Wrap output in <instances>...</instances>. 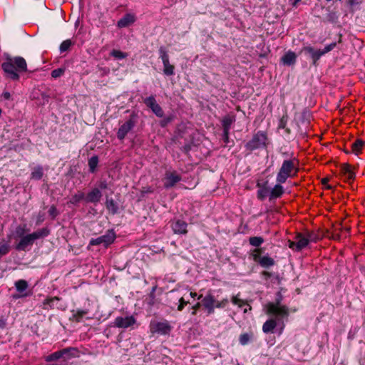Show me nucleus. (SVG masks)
Segmentation results:
<instances>
[{"label":"nucleus","instance_id":"f257e3e1","mask_svg":"<svg viewBox=\"0 0 365 365\" xmlns=\"http://www.w3.org/2000/svg\"><path fill=\"white\" fill-rule=\"evenodd\" d=\"M2 69L7 74V76L12 80L19 79V72H25L27 71V64L26 60L21 56L7 57L6 61L1 65Z\"/></svg>","mask_w":365,"mask_h":365},{"label":"nucleus","instance_id":"f03ea898","mask_svg":"<svg viewBox=\"0 0 365 365\" xmlns=\"http://www.w3.org/2000/svg\"><path fill=\"white\" fill-rule=\"evenodd\" d=\"M299 172L298 160L296 158L285 160L277 175L278 183H284L289 178L294 177Z\"/></svg>","mask_w":365,"mask_h":365},{"label":"nucleus","instance_id":"7ed1b4c3","mask_svg":"<svg viewBox=\"0 0 365 365\" xmlns=\"http://www.w3.org/2000/svg\"><path fill=\"white\" fill-rule=\"evenodd\" d=\"M266 313L278 317H287L289 309L285 305H281V297H279L276 299L275 302H269L266 305Z\"/></svg>","mask_w":365,"mask_h":365},{"label":"nucleus","instance_id":"20e7f679","mask_svg":"<svg viewBox=\"0 0 365 365\" xmlns=\"http://www.w3.org/2000/svg\"><path fill=\"white\" fill-rule=\"evenodd\" d=\"M137 123V116L135 113H132L129 118L120 124L116 135L118 140H123L127 134L133 130Z\"/></svg>","mask_w":365,"mask_h":365},{"label":"nucleus","instance_id":"39448f33","mask_svg":"<svg viewBox=\"0 0 365 365\" xmlns=\"http://www.w3.org/2000/svg\"><path fill=\"white\" fill-rule=\"evenodd\" d=\"M267 140V137L266 133L262 131H259L246 143L245 147L247 150L252 151L262 146H265Z\"/></svg>","mask_w":365,"mask_h":365},{"label":"nucleus","instance_id":"423d86ee","mask_svg":"<svg viewBox=\"0 0 365 365\" xmlns=\"http://www.w3.org/2000/svg\"><path fill=\"white\" fill-rule=\"evenodd\" d=\"M172 327L166 320L162 322L153 321L150 324V331L152 334L168 335L170 333Z\"/></svg>","mask_w":365,"mask_h":365},{"label":"nucleus","instance_id":"0eeeda50","mask_svg":"<svg viewBox=\"0 0 365 365\" xmlns=\"http://www.w3.org/2000/svg\"><path fill=\"white\" fill-rule=\"evenodd\" d=\"M115 239V233L113 230H108L105 235L100 236L96 239H92L90 241V245H103L108 247L112 244Z\"/></svg>","mask_w":365,"mask_h":365},{"label":"nucleus","instance_id":"6e6552de","mask_svg":"<svg viewBox=\"0 0 365 365\" xmlns=\"http://www.w3.org/2000/svg\"><path fill=\"white\" fill-rule=\"evenodd\" d=\"M182 180V177L176 171L168 170L165 173V176L163 179V185L165 188L173 187L178 182Z\"/></svg>","mask_w":365,"mask_h":365},{"label":"nucleus","instance_id":"1a4fd4ad","mask_svg":"<svg viewBox=\"0 0 365 365\" xmlns=\"http://www.w3.org/2000/svg\"><path fill=\"white\" fill-rule=\"evenodd\" d=\"M34 242L29 234L23 236L19 242L16 244L15 248L19 251H29Z\"/></svg>","mask_w":365,"mask_h":365},{"label":"nucleus","instance_id":"9d476101","mask_svg":"<svg viewBox=\"0 0 365 365\" xmlns=\"http://www.w3.org/2000/svg\"><path fill=\"white\" fill-rule=\"evenodd\" d=\"M115 326L118 328H128L135 323V319L133 317H118L115 319Z\"/></svg>","mask_w":365,"mask_h":365},{"label":"nucleus","instance_id":"9b49d317","mask_svg":"<svg viewBox=\"0 0 365 365\" xmlns=\"http://www.w3.org/2000/svg\"><path fill=\"white\" fill-rule=\"evenodd\" d=\"M72 350H73V349L71 348H66V349H61L60 351H56V352L47 356L45 358V360L47 362H50V361H56L61 358H63L65 359H66L65 356L68 355L70 351Z\"/></svg>","mask_w":365,"mask_h":365},{"label":"nucleus","instance_id":"f8f14e48","mask_svg":"<svg viewBox=\"0 0 365 365\" xmlns=\"http://www.w3.org/2000/svg\"><path fill=\"white\" fill-rule=\"evenodd\" d=\"M102 197V193L99 188L95 187L92 189L86 196H85V200L87 202L97 203L98 202Z\"/></svg>","mask_w":365,"mask_h":365},{"label":"nucleus","instance_id":"ddd939ff","mask_svg":"<svg viewBox=\"0 0 365 365\" xmlns=\"http://www.w3.org/2000/svg\"><path fill=\"white\" fill-rule=\"evenodd\" d=\"M187 224L181 220H177L171 225L174 233L180 235H185L187 232Z\"/></svg>","mask_w":365,"mask_h":365},{"label":"nucleus","instance_id":"4468645a","mask_svg":"<svg viewBox=\"0 0 365 365\" xmlns=\"http://www.w3.org/2000/svg\"><path fill=\"white\" fill-rule=\"evenodd\" d=\"M302 52H305L309 54H310L313 63L316 65L317 61L322 56L324 55V53L322 51V50H314V48L312 46H305L301 50Z\"/></svg>","mask_w":365,"mask_h":365},{"label":"nucleus","instance_id":"2eb2a0df","mask_svg":"<svg viewBox=\"0 0 365 365\" xmlns=\"http://www.w3.org/2000/svg\"><path fill=\"white\" fill-rule=\"evenodd\" d=\"M341 173L348 181L353 180L355 178V174L349 164H342L341 166Z\"/></svg>","mask_w":365,"mask_h":365},{"label":"nucleus","instance_id":"dca6fc26","mask_svg":"<svg viewBox=\"0 0 365 365\" xmlns=\"http://www.w3.org/2000/svg\"><path fill=\"white\" fill-rule=\"evenodd\" d=\"M296 250L300 251L305 247H307L309 244L307 238L305 235L302 233H297L296 235Z\"/></svg>","mask_w":365,"mask_h":365},{"label":"nucleus","instance_id":"f3484780","mask_svg":"<svg viewBox=\"0 0 365 365\" xmlns=\"http://www.w3.org/2000/svg\"><path fill=\"white\" fill-rule=\"evenodd\" d=\"M135 20L133 15L127 14L118 21L117 26L119 28H125L134 23Z\"/></svg>","mask_w":365,"mask_h":365},{"label":"nucleus","instance_id":"a211bd4d","mask_svg":"<svg viewBox=\"0 0 365 365\" xmlns=\"http://www.w3.org/2000/svg\"><path fill=\"white\" fill-rule=\"evenodd\" d=\"M282 183H278L274 186L269 193V200L280 197L284 194V188L281 185Z\"/></svg>","mask_w":365,"mask_h":365},{"label":"nucleus","instance_id":"6ab92c4d","mask_svg":"<svg viewBox=\"0 0 365 365\" xmlns=\"http://www.w3.org/2000/svg\"><path fill=\"white\" fill-rule=\"evenodd\" d=\"M283 64L287 66L294 65L297 60V55L294 52L288 51L282 57Z\"/></svg>","mask_w":365,"mask_h":365},{"label":"nucleus","instance_id":"aec40b11","mask_svg":"<svg viewBox=\"0 0 365 365\" xmlns=\"http://www.w3.org/2000/svg\"><path fill=\"white\" fill-rule=\"evenodd\" d=\"M88 313V309H76V310H72L71 311V320L76 322H80L82 319Z\"/></svg>","mask_w":365,"mask_h":365},{"label":"nucleus","instance_id":"412c9836","mask_svg":"<svg viewBox=\"0 0 365 365\" xmlns=\"http://www.w3.org/2000/svg\"><path fill=\"white\" fill-rule=\"evenodd\" d=\"M49 233H50L49 230L46 227H43V228L39 229L32 233H30L29 235H31L34 242H35V240H36L44 238L46 237H47L49 235Z\"/></svg>","mask_w":365,"mask_h":365},{"label":"nucleus","instance_id":"4be33fe9","mask_svg":"<svg viewBox=\"0 0 365 365\" xmlns=\"http://www.w3.org/2000/svg\"><path fill=\"white\" fill-rule=\"evenodd\" d=\"M235 118L233 115H228L223 118L222 123L223 127V133H225V134L229 133L231 125L233 123V122H235Z\"/></svg>","mask_w":365,"mask_h":365},{"label":"nucleus","instance_id":"5701e85b","mask_svg":"<svg viewBox=\"0 0 365 365\" xmlns=\"http://www.w3.org/2000/svg\"><path fill=\"white\" fill-rule=\"evenodd\" d=\"M277 327V321L274 319H270L267 320L263 326H262V330L264 333L267 334L269 332H272L273 330Z\"/></svg>","mask_w":365,"mask_h":365},{"label":"nucleus","instance_id":"b1692460","mask_svg":"<svg viewBox=\"0 0 365 365\" xmlns=\"http://www.w3.org/2000/svg\"><path fill=\"white\" fill-rule=\"evenodd\" d=\"M261 267L268 268L274 264V260L269 256H263L257 262Z\"/></svg>","mask_w":365,"mask_h":365},{"label":"nucleus","instance_id":"393cba45","mask_svg":"<svg viewBox=\"0 0 365 365\" xmlns=\"http://www.w3.org/2000/svg\"><path fill=\"white\" fill-rule=\"evenodd\" d=\"M60 298L58 297H47L43 302L42 304V308L44 310H48L49 309H53V304L55 302L60 301Z\"/></svg>","mask_w":365,"mask_h":365},{"label":"nucleus","instance_id":"a878e982","mask_svg":"<svg viewBox=\"0 0 365 365\" xmlns=\"http://www.w3.org/2000/svg\"><path fill=\"white\" fill-rule=\"evenodd\" d=\"M106 207L107 210L109 211V212H110L112 215H115L118 212V205L114 201V200L112 198L106 199Z\"/></svg>","mask_w":365,"mask_h":365},{"label":"nucleus","instance_id":"bb28decb","mask_svg":"<svg viewBox=\"0 0 365 365\" xmlns=\"http://www.w3.org/2000/svg\"><path fill=\"white\" fill-rule=\"evenodd\" d=\"M231 301L234 304L237 305L240 308L247 304L249 307V308L245 309V310H244L245 313L247 312L248 310L252 309V307L250 305L247 304V302L238 298V295L233 296L232 297Z\"/></svg>","mask_w":365,"mask_h":365},{"label":"nucleus","instance_id":"cd10ccee","mask_svg":"<svg viewBox=\"0 0 365 365\" xmlns=\"http://www.w3.org/2000/svg\"><path fill=\"white\" fill-rule=\"evenodd\" d=\"M28 287L29 284L24 279H19L15 282V287L16 290L21 294L26 292V290L27 289Z\"/></svg>","mask_w":365,"mask_h":365},{"label":"nucleus","instance_id":"c85d7f7f","mask_svg":"<svg viewBox=\"0 0 365 365\" xmlns=\"http://www.w3.org/2000/svg\"><path fill=\"white\" fill-rule=\"evenodd\" d=\"M215 304V297L208 293L202 300V304L205 307L214 306Z\"/></svg>","mask_w":365,"mask_h":365},{"label":"nucleus","instance_id":"c756f323","mask_svg":"<svg viewBox=\"0 0 365 365\" xmlns=\"http://www.w3.org/2000/svg\"><path fill=\"white\" fill-rule=\"evenodd\" d=\"M364 145V142L361 139H357L354 143L351 144V152L358 154L362 150Z\"/></svg>","mask_w":365,"mask_h":365},{"label":"nucleus","instance_id":"7c9ffc66","mask_svg":"<svg viewBox=\"0 0 365 365\" xmlns=\"http://www.w3.org/2000/svg\"><path fill=\"white\" fill-rule=\"evenodd\" d=\"M83 199H85L84 193L82 192H78L71 197L69 202L75 205L78 203Z\"/></svg>","mask_w":365,"mask_h":365},{"label":"nucleus","instance_id":"2f4dec72","mask_svg":"<svg viewBox=\"0 0 365 365\" xmlns=\"http://www.w3.org/2000/svg\"><path fill=\"white\" fill-rule=\"evenodd\" d=\"M305 235L307 238L309 243L310 242H316L322 238L319 234L314 232H307Z\"/></svg>","mask_w":365,"mask_h":365},{"label":"nucleus","instance_id":"473e14b6","mask_svg":"<svg viewBox=\"0 0 365 365\" xmlns=\"http://www.w3.org/2000/svg\"><path fill=\"white\" fill-rule=\"evenodd\" d=\"M98 163V158L96 155L91 157L88 160L89 170L91 173H94Z\"/></svg>","mask_w":365,"mask_h":365},{"label":"nucleus","instance_id":"72a5a7b5","mask_svg":"<svg viewBox=\"0 0 365 365\" xmlns=\"http://www.w3.org/2000/svg\"><path fill=\"white\" fill-rule=\"evenodd\" d=\"M43 173L41 167H37L34 169L31 175V178L34 180H40L43 177Z\"/></svg>","mask_w":365,"mask_h":365},{"label":"nucleus","instance_id":"f704fd0d","mask_svg":"<svg viewBox=\"0 0 365 365\" xmlns=\"http://www.w3.org/2000/svg\"><path fill=\"white\" fill-rule=\"evenodd\" d=\"M163 64V73L166 76H172L174 74V70L175 67L173 65L170 63V61L167 62L166 63Z\"/></svg>","mask_w":365,"mask_h":365},{"label":"nucleus","instance_id":"c9c22d12","mask_svg":"<svg viewBox=\"0 0 365 365\" xmlns=\"http://www.w3.org/2000/svg\"><path fill=\"white\" fill-rule=\"evenodd\" d=\"M249 242L251 245L258 247L264 242V239L262 237H251Z\"/></svg>","mask_w":365,"mask_h":365},{"label":"nucleus","instance_id":"e433bc0d","mask_svg":"<svg viewBox=\"0 0 365 365\" xmlns=\"http://www.w3.org/2000/svg\"><path fill=\"white\" fill-rule=\"evenodd\" d=\"M144 103L151 110L158 103L156 100L153 96H149L143 100Z\"/></svg>","mask_w":365,"mask_h":365},{"label":"nucleus","instance_id":"4c0bfd02","mask_svg":"<svg viewBox=\"0 0 365 365\" xmlns=\"http://www.w3.org/2000/svg\"><path fill=\"white\" fill-rule=\"evenodd\" d=\"M73 45V43L70 39L63 41L60 45L61 52H65L70 49L71 46Z\"/></svg>","mask_w":365,"mask_h":365},{"label":"nucleus","instance_id":"58836bf2","mask_svg":"<svg viewBox=\"0 0 365 365\" xmlns=\"http://www.w3.org/2000/svg\"><path fill=\"white\" fill-rule=\"evenodd\" d=\"M160 58H161L163 63H166L169 61V56L164 47L159 48Z\"/></svg>","mask_w":365,"mask_h":365},{"label":"nucleus","instance_id":"ea45409f","mask_svg":"<svg viewBox=\"0 0 365 365\" xmlns=\"http://www.w3.org/2000/svg\"><path fill=\"white\" fill-rule=\"evenodd\" d=\"M264 252V250L262 248H256L255 249L252 253H251V255H252V257L253 259V260L257 262L259 258L261 257V255L262 254V252Z\"/></svg>","mask_w":365,"mask_h":365},{"label":"nucleus","instance_id":"a19ab883","mask_svg":"<svg viewBox=\"0 0 365 365\" xmlns=\"http://www.w3.org/2000/svg\"><path fill=\"white\" fill-rule=\"evenodd\" d=\"M110 55L117 59H123V58H126L128 56L126 53L122 52L121 51H119V50H115V49H113L111 51Z\"/></svg>","mask_w":365,"mask_h":365},{"label":"nucleus","instance_id":"79ce46f5","mask_svg":"<svg viewBox=\"0 0 365 365\" xmlns=\"http://www.w3.org/2000/svg\"><path fill=\"white\" fill-rule=\"evenodd\" d=\"M9 252V245L7 243H0V258Z\"/></svg>","mask_w":365,"mask_h":365},{"label":"nucleus","instance_id":"37998d69","mask_svg":"<svg viewBox=\"0 0 365 365\" xmlns=\"http://www.w3.org/2000/svg\"><path fill=\"white\" fill-rule=\"evenodd\" d=\"M250 339V334L245 333L240 336L239 341L242 345H246Z\"/></svg>","mask_w":365,"mask_h":365},{"label":"nucleus","instance_id":"c03bdc74","mask_svg":"<svg viewBox=\"0 0 365 365\" xmlns=\"http://www.w3.org/2000/svg\"><path fill=\"white\" fill-rule=\"evenodd\" d=\"M257 198L260 200H264V198L267 197V189L266 187H262L261 189H259L258 191H257Z\"/></svg>","mask_w":365,"mask_h":365},{"label":"nucleus","instance_id":"a18cd8bd","mask_svg":"<svg viewBox=\"0 0 365 365\" xmlns=\"http://www.w3.org/2000/svg\"><path fill=\"white\" fill-rule=\"evenodd\" d=\"M288 121V116L287 115H284L281 119L279 120L278 128L279 129H284L287 127V123Z\"/></svg>","mask_w":365,"mask_h":365},{"label":"nucleus","instance_id":"49530a36","mask_svg":"<svg viewBox=\"0 0 365 365\" xmlns=\"http://www.w3.org/2000/svg\"><path fill=\"white\" fill-rule=\"evenodd\" d=\"M152 111L158 116V117H163V110L160 105L157 104L154 108L152 109Z\"/></svg>","mask_w":365,"mask_h":365},{"label":"nucleus","instance_id":"de8ad7c7","mask_svg":"<svg viewBox=\"0 0 365 365\" xmlns=\"http://www.w3.org/2000/svg\"><path fill=\"white\" fill-rule=\"evenodd\" d=\"M25 227H26V225H24V226L19 225L16 228V235L18 237L21 238L23 236H24V233L26 232Z\"/></svg>","mask_w":365,"mask_h":365},{"label":"nucleus","instance_id":"09e8293b","mask_svg":"<svg viewBox=\"0 0 365 365\" xmlns=\"http://www.w3.org/2000/svg\"><path fill=\"white\" fill-rule=\"evenodd\" d=\"M64 71H65V70L63 68H61L55 69V70L52 71L51 76L53 78L60 77V76H61L64 73Z\"/></svg>","mask_w":365,"mask_h":365},{"label":"nucleus","instance_id":"8fccbe9b","mask_svg":"<svg viewBox=\"0 0 365 365\" xmlns=\"http://www.w3.org/2000/svg\"><path fill=\"white\" fill-rule=\"evenodd\" d=\"M228 304V299H223L220 302H216L215 306L217 308H224Z\"/></svg>","mask_w":365,"mask_h":365},{"label":"nucleus","instance_id":"3c124183","mask_svg":"<svg viewBox=\"0 0 365 365\" xmlns=\"http://www.w3.org/2000/svg\"><path fill=\"white\" fill-rule=\"evenodd\" d=\"M48 214L51 216L52 219H54L58 215V212L54 205L51 206L48 210Z\"/></svg>","mask_w":365,"mask_h":365},{"label":"nucleus","instance_id":"603ef678","mask_svg":"<svg viewBox=\"0 0 365 365\" xmlns=\"http://www.w3.org/2000/svg\"><path fill=\"white\" fill-rule=\"evenodd\" d=\"M336 46V43H331L329 45H327V46L324 47V48L323 50H322V51L324 53V55L329 51H331V50H333Z\"/></svg>","mask_w":365,"mask_h":365},{"label":"nucleus","instance_id":"864d4df0","mask_svg":"<svg viewBox=\"0 0 365 365\" xmlns=\"http://www.w3.org/2000/svg\"><path fill=\"white\" fill-rule=\"evenodd\" d=\"M188 303H189V302L185 301L183 297L180 298L178 310L182 311L184 309L185 306L187 305Z\"/></svg>","mask_w":365,"mask_h":365},{"label":"nucleus","instance_id":"5fc2aeb1","mask_svg":"<svg viewBox=\"0 0 365 365\" xmlns=\"http://www.w3.org/2000/svg\"><path fill=\"white\" fill-rule=\"evenodd\" d=\"M99 188L101 190H106L108 188V183L106 180H101L98 184Z\"/></svg>","mask_w":365,"mask_h":365},{"label":"nucleus","instance_id":"6e6d98bb","mask_svg":"<svg viewBox=\"0 0 365 365\" xmlns=\"http://www.w3.org/2000/svg\"><path fill=\"white\" fill-rule=\"evenodd\" d=\"M200 306H201V304L200 302H197L192 307V315H195L197 314V311L200 309Z\"/></svg>","mask_w":365,"mask_h":365},{"label":"nucleus","instance_id":"4d7b16f0","mask_svg":"<svg viewBox=\"0 0 365 365\" xmlns=\"http://www.w3.org/2000/svg\"><path fill=\"white\" fill-rule=\"evenodd\" d=\"M29 295V294L28 292H25V293L21 294H14V295H13V298L14 299H19L20 297H27Z\"/></svg>","mask_w":365,"mask_h":365},{"label":"nucleus","instance_id":"13d9d810","mask_svg":"<svg viewBox=\"0 0 365 365\" xmlns=\"http://www.w3.org/2000/svg\"><path fill=\"white\" fill-rule=\"evenodd\" d=\"M288 242H289V248H291L292 250H296L297 242L289 240Z\"/></svg>","mask_w":365,"mask_h":365},{"label":"nucleus","instance_id":"bf43d9fd","mask_svg":"<svg viewBox=\"0 0 365 365\" xmlns=\"http://www.w3.org/2000/svg\"><path fill=\"white\" fill-rule=\"evenodd\" d=\"M215 307V306L214 305V306H212V307H205V309L207 310V313L209 314H210L214 313Z\"/></svg>","mask_w":365,"mask_h":365},{"label":"nucleus","instance_id":"052dcab7","mask_svg":"<svg viewBox=\"0 0 365 365\" xmlns=\"http://www.w3.org/2000/svg\"><path fill=\"white\" fill-rule=\"evenodd\" d=\"M330 237L333 240H338L340 239V235L339 233H333Z\"/></svg>","mask_w":365,"mask_h":365},{"label":"nucleus","instance_id":"680f3d73","mask_svg":"<svg viewBox=\"0 0 365 365\" xmlns=\"http://www.w3.org/2000/svg\"><path fill=\"white\" fill-rule=\"evenodd\" d=\"M3 97L6 100H9L11 98V94L9 92H4L3 93Z\"/></svg>","mask_w":365,"mask_h":365},{"label":"nucleus","instance_id":"e2e57ef3","mask_svg":"<svg viewBox=\"0 0 365 365\" xmlns=\"http://www.w3.org/2000/svg\"><path fill=\"white\" fill-rule=\"evenodd\" d=\"M6 326V322L4 319H0V327L4 328Z\"/></svg>","mask_w":365,"mask_h":365},{"label":"nucleus","instance_id":"0e129e2a","mask_svg":"<svg viewBox=\"0 0 365 365\" xmlns=\"http://www.w3.org/2000/svg\"><path fill=\"white\" fill-rule=\"evenodd\" d=\"M284 132L286 134H287V135L290 134L291 130L289 128L286 127L285 128H284Z\"/></svg>","mask_w":365,"mask_h":365},{"label":"nucleus","instance_id":"69168bd1","mask_svg":"<svg viewBox=\"0 0 365 365\" xmlns=\"http://www.w3.org/2000/svg\"><path fill=\"white\" fill-rule=\"evenodd\" d=\"M327 182H328V179H327V178H324V179H322V182L323 184H326Z\"/></svg>","mask_w":365,"mask_h":365},{"label":"nucleus","instance_id":"338daca9","mask_svg":"<svg viewBox=\"0 0 365 365\" xmlns=\"http://www.w3.org/2000/svg\"><path fill=\"white\" fill-rule=\"evenodd\" d=\"M169 120H170V119H168V120H166V121H163V122L161 123V125H162V126H165V125H166V123H167Z\"/></svg>","mask_w":365,"mask_h":365},{"label":"nucleus","instance_id":"774afa93","mask_svg":"<svg viewBox=\"0 0 365 365\" xmlns=\"http://www.w3.org/2000/svg\"><path fill=\"white\" fill-rule=\"evenodd\" d=\"M190 296L194 298V297H195L197 296V294L195 292H190Z\"/></svg>","mask_w":365,"mask_h":365}]
</instances>
